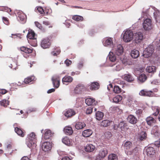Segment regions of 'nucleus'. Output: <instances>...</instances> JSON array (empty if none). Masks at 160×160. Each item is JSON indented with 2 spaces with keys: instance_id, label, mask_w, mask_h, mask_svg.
Listing matches in <instances>:
<instances>
[{
  "instance_id": "f257e3e1",
  "label": "nucleus",
  "mask_w": 160,
  "mask_h": 160,
  "mask_svg": "<svg viewBox=\"0 0 160 160\" xmlns=\"http://www.w3.org/2000/svg\"><path fill=\"white\" fill-rule=\"evenodd\" d=\"M36 137L35 133L32 132L28 135L26 138V144L29 148L34 149L36 146Z\"/></svg>"
},
{
  "instance_id": "f03ea898",
  "label": "nucleus",
  "mask_w": 160,
  "mask_h": 160,
  "mask_svg": "<svg viewBox=\"0 0 160 160\" xmlns=\"http://www.w3.org/2000/svg\"><path fill=\"white\" fill-rule=\"evenodd\" d=\"M133 33L130 30H127L123 32V40L126 42H128L131 41L133 39Z\"/></svg>"
},
{
  "instance_id": "7ed1b4c3",
  "label": "nucleus",
  "mask_w": 160,
  "mask_h": 160,
  "mask_svg": "<svg viewBox=\"0 0 160 160\" xmlns=\"http://www.w3.org/2000/svg\"><path fill=\"white\" fill-rule=\"evenodd\" d=\"M154 50V46L153 45H149L145 49L142 56L145 58H148L152 55Z\"/></svg>"
},
{
  "instance_id": "20e7f679",
  "label": "nucleus",
  "mask_w": 160,
  "mask_h": 160,
  "mask_svg": "<svg viewBox=\"0 0 160 160\" xmlns=\"http://www.w3.org/2000/svg\"><path fill=\"white\" fill-rule=\"evenodd\" d=\"M123 48L121 45H118L116 47L114 46L112 48L113 52L118 56V58L122 56L123 52Z\"/></svg>"
},
{
  "instance_id": "39448f33",
  "label": "nucleus",
  "mask_w": 160,
  "mask_h": 160,
  "mask_svg": "<svg viewBox=\"0 0 160 160\" xmlns=\"http://www.w3.org/2000/svg\"><path fill=\"white\" fill-rule=\"evenodd\" d=\"M143 27L145 30H149L152 28V20L149 18H146L143 21Z\"/></svg>"
},
{
  "instance_id": "423d86ee",
  "label": "nucleus",
  "mask_w": 160,
  "mask_h": 160,
  "mask_svg": "<svg viewBox=\"0 0 160 160\" xmlns=\"http://www.w3.org/2000/svg\"><path fill=\"white\" fill-rule=\"evenodd\" d=\"M133 39L136 43L141 42L143 39V35L142 32H138L133 34Z\"/></svg>"
},
{
  "instance_id": "0eeeda50",
  "label": "nucleus",
  "mask_w": 160,
  "mask_h": 160,
  "mask_svg": "<svg viewBox=\"0 0 160 160\" xmlns=\"http://www.w3.org/2000/svg\"><path fill=\"white\" fill-rule=\"evenodd\" d=\"M144 152L145 154H146L147 156L152 157L155 155V151L153 147H149L145 148Z\"/></svg>"
},
{
  "instance_id": "6e6552de",
  "label": "nucleus",
  "mask_w": 160,
  "mask_h": 160,
  "mask_svg": "<svg viewBox=\"0 0 160 160\" xmlns=\"http://www.w3.org/2000/svg\"><path fill=\"white\" fill-rule=\"evenodd\" d=\"M52 147V143L49 142H43L42 146V149L45 152H48L50 150Z\"/></svg>"
},
{
  "instance_id": "1a4fd4ad",
  "label": "nucleus",
  "mask_w": 160,
  "mask_h": 160,
  "mask_svg": "<svg viewBox=\"0 0 160 160\" xmlns=\"http://www.w3.org/2000/svg\"><path fill=\"white\" fill-rule=\"evenodd\" d=\"M52 80L53 86L56 88H58L59 86L60 81L59 76H53L52 78Z\"/></svg>"
},
{
  "instance_id": "9d476101",
  "label": "nucleus",
  "mask_w": 160,
  "mask_h": 160,
  "mask_svg": "<svg viewBox=\"0 0 160 160\" xmlns=\"http://www.w3.org/2000/svg\"><path fill=\"white\" fill-rule=\"evenodd\" d=\"M110 66L112 68L113 71H119L123 68L122 64L119 62H117L116 63L113 64H110Z\"/></svg>"
},
{
  "instance_id": "9b49d317",
  "label": "nucleus",
  "mask_w": 160,
  "mask_h": 160,
  "mask_svg": "<svg viewBox=\"0 0 160 160\" xmlns=\"http://www.w3.org/2000/svg\"><path fill=\"white\" fill-rule=\"evenodd\" d=\"M85 89L84 85L82 84H78L74 89V92L76 94H80Z\"/></svg>"
},
{
  "instance_id": "f8f14e48",
  "label": "nucleus",
  "mask_w": 160,
  "mask_h": 160,
  "mask_svg": "<svg viewBox=\"0 0 160 160\" xmlns=\"http://www.w3.org/2000/svg\"><path fill=\"white\" fill-rule=\"evenodd\" d=\"M125 124L123 122H121L118 124H115L114 128L115 130H118L120 132L124 130Z\"/></svg>"
},
{
  "instance_id": "ddd939ff",
  "label": "nucleus",
  "mask_w": 160,
  "mask_h": 160,
  "mask_svg": "<svg viewBox=\"0 0 160 160\" xmlns=\"http://www.w3.org/2000/svg\"><path fill=\"white\" fill-rule=\"evenodd\" d=\"M50 45L49 39L48 38L43 39L41 42V45L43 48H48Z\"/></svg>"
},
{
  "instance_id": "4468645a",
  "label": "nucleus",
  "mask_w": 160,
  "mask_h": 160,
  "mask_svg": "<svg viewBox=\"0 0 160 160\" xmlns=\"http://www.w3.org/2000/svg\"><path fill=\"white\" fill-rule=\"evenodd\" d=\"M85 103L88 106H92L96 105L97 102L95 101L94 99L91 98H88L86 99Z\"/></svg>"
},
{
  "instance_id": "2eb2a0df",
  "label": "nucleus",
  "mask_w": 160,
  "mask_h": 160,
  "mask_svg": "<svg viewBox=\"0 0 160 160\" xmlns=\"http://www.w3.org/2000/svg\"><path fill=\"white\" fill-rule=\"evenodd\" d=\"M103 45L105 46H110L112 45L113 42L112 39L110 38H105L102 41Z\"/></svg>"
},
{
  "instance_id": "dca6fc26",
  "label": "nucleus",
  "mask_w": 160,
  "mask_h": 160,
  "mask_svg": "<svg viewBox=\"0 0 160 160\" xmlns=\"http://www.w3.org/2000/svg\"><path fill=\"white\" fill-rule=\"evenodd\" d=\"M118 58L120 59L122 63L124 65H130L132 64V62L129 60L126 57L122 56Z\"/></svg>"
},
{
  "instance_id": "f3484780",
  "label": "nucleus",
  "mask_w": 160,
  "mask_h": 160,
  "mask_svg": "<svg viewBox=\"0 0 160 160\" xmlns=\"http://www.w3.org/2000/svg\"><path fill=\"white\" fill-rule=\"evenodd\" d=\"M153 16L157 22H160V12L157 9L155 8L154 9Z\"/></svg>"
},
{
  "instance_id": "a211bd4d",
  "label": "nucleus",
  "mask_w": 160,
  "mask_h": 160,
  "mask_svg": "<svg viewBox=\"0 0 160 160\" xmlns=\"http://www.w3.org/2000/svg\"><path fill=\"white\" fill-rule=\"evenodd\" d=\"M73 78L71 76H66L62 79V82L63 84L67 85L68 83H71L73 81Z\"/></svg>"
},
{
  "instance_id": "6ab92c4d",
  "label": "nucleus",
  "mask_w": 160,
  "mask_h": 160,
  "mask_svg": "<svg viewBox=\"0 0 160 160\" xmlns=\"http://www.w3.org/2000/svg\"><path fill=\"white\" fill-rule=\"evenodd\" d=\"M113 52H110L108 55V58L109 60L112 62L116 61L118 59L117 55Z\"/></svg>"
},
{
  "instance_id": "aec40b11",
  "label": "nucleus",
  "mask_w": 160,
  "mask_h": 160,
  "mask_svg": "<svg viewBox=\"0 0 160 160\" xmlns=\"http://www.w3.org/2000/svg\"><path fill=\"white\" fill-rule=\"evenodd\" d=\"M147 136V134L145 132L142 131L138 134V139L140 141H143L146 138Z\"/></svg>"
},
{
  "instance_id": "412c9836",
  "label": "nucleus",
  "mask_w": 160,
  "mask_h": 160,
  "mask_svg": "<svg viewBox=\"0 0 160 160\" xmlns=\"http://www.w3.org/2000/svg\"><path fill=\"white\" fill-rule=\"evenodd\" d=\"M76 114L75 111L72 109H68L64 113V115L66 117L69 118L74 115Z\"/></svg>"
},
{
  "instance_id": "4be33fe9",
  "label": "nucleus",
  "mask_w": 160,
  "mask_h": 160,
  "mask_svg": "<svg viewBox=\"0 0 160 160\" xmlns=\"http://www.w3.org/2000/svg\"><path fill=\"white\" fill-rule=\"evenodd\" d=\"M160 132L159 127L157 126H154L151 132V133L155 136H158Z\"/></svg>"
},
{
  "instance_id": "5701e85b",
  "label": "nucleus",
  "mask_w": 160,
  "mask_h": 160,
  "mask_svg": "<svg viewBox=\"0 0 160 160\" xmlns=\"http://www.w3.org/2000/svg\"><path fill=\"white\" fill-rule=\"evenodd\" d=\"M27 37L28 41V39H34V38H36L35 33L34 31L32 30H28V32Z\"/></svg>"
},
{
  "instance_id": "b1692460",
  "label": "nucleus",
  "mask_w": 160,
  "mask_h": 160,
  "mask_svg": "<svg viewBox=\"0 0 160 160\" xmlns=\"http://www.w3.org/2000/svg\"><path fill=\"white\" fill-rule=\"evenodd\" d=\"M18 15L20 20L22 22V23H24L26 21V16L21 12H18Z\"/></svg>"
},
{
  "instance_id": "393cba45",
  "label": "nucleus",
  "mask_w": 160,
  "mask_h": 160,
  "mask_svg": "<svg viewBox=\"0 0 160 160\" xmlns=\"http://www.w3.org/2000/svg\"><path fill=\"white\" fill-rule=\"evenodd\" d=\"M62 142L68 146H70L72 144V140L70 139L68 137H65L62 139Z\"/></svg>"
},
{
  "instance_id": "a878e982",
  "label": "nucleus",
  "mask_w": 160,
  "mask_h": 160,
  "mask_svg": "<svg viewBox=\"0 0 160 160\" xmlns=\"http://www.w3.org/2000/svg\"><path fill=\"white\" fill-rule=\"evenodd\" d=\"M128 121L131 123L134 124L136 123L137 119L133 115H130L127 118Z\"/></svg>"
},
{
  "instance_id": "bb28decb",
  "label": "nucleus",
  "mask_w": 160,
  "mask_h": 160,
  "mask_svg": "<svg viewBox=\"0 0 160 160\" xmlns=\"http://www.w3.org/2000/svg\"><path fill=\"white\" fill-rule=\"evenodd\" d=\"M52 134L50 130L46 129L45 130L44 134H43V137L45 139H49L52 136Z\"/></svg>"
},
{
  "instance_id": "cd10ccee",
  "label": "nucleus",
  "mask_w": 160,
  "mask_h": 160,
  "mask_svg": "<svg viewBox=\"0 0 160 160\" xmlns=\"http://www.w3.org/2000/svg\"><path fill=\"white\" fill-rule=\"evenodd\" d=\"M63 131L66 134L68 135H71L73 132L72 127L69 126L65 127L64 128Z\"/></svg>"
},
{
  "instance_id": "c85d7f7f",
  "label": "nucleus",
  "mask_w": 160,
  "mask_h": 160,
  "mask_svg": "<svg viewBox=\"0 0 160 160\" xmlns=\"http://www.w3.org/2000/svg\"><path fill=\"white\" fill-rule=\"evenodd\" d=\"M147 76L145 74H141L138 78V82L139 83H143L147 80Z\"/></svg>"
},
{
  "instance_id": "c756f323",
  "label": "nucleus",
  "mask_w": 160,
  "mask_h": 160,
  "mask_svg": "<svg viewBox=\"0 0 160 160\" xmlns=\"http://www.w3.org/2000/svg\"><path fill=\"white\" fill-rule=\"evenodd\" d=\"M95 147L92 144H88L85 148V150L88 152H92L95 149Z\"/></svg>"
},
{
  "instance_id": "7c9ffc66",
  "label": "nucleus",
  "mask_w": 160,
  "mask_h": 160,
  "mask_svg": "<svg viewBox=\"0 0 160 160\" xmlns=\"http://www.w3.org/2000/svg\"><path fill=\"white\" fill-rule=\"evenodd\" d=\"M146 121L148 125H152L156 122L155 120L151 117H148L146 119Z\"/></svg>"
},
{
  "instance_id": "2f4dec72",
  "label": "nucleus",
  "mask_w": 160,
  "mask_h": 160,
  "mask_svg": "<svg viewBox=\"0 0 160 160\" xmlns=\"http://www.w3.org/2000/svg\"><path fill=\"white\" fill-rule=\"evenodd\" d=\"M99 88V84L97 82H92L90 85V89L92 90H97Z\"/></svg>"
},
{
  "instance_id": "473e14b6",
  "label": "nucleus",
  "mask_w": 160,
  "mask_h": 160,
  "mask_svg": "<svg viewBox=\"0 0 160 160\" xmlns=\"http://www.w3.org/2000/svg\"><path fill=\"white\" fill-rule=\"evenodd\" d=\"M108 154V151L106 148L101 149L98 155L100 156L101 158H103L106 156Z\"/></svg>"
},
{
  "instance_id": "72a5a7b5",
  "label": "nucleus",
  "mask_w": 160,
  "mask_h": 160,
  "mask_svg": "<svg viewBox=\"0 0 160 160\" xmlns=\"http://www.w3.org/2000/svg\"><path fill=\"white\" fill-rule=\"evenodd\" d=\"M86 126V124L84 122H79L76 123L75 126V128L78 130L83 128Z\"/></svg>"
},
{
  "instance_id": "f704fd0d",
  "label": "nucleus",
  "mask_w": 160,
  "mask_h": 160,
  "mask_svg": "<svg viewBox=\"0 0 160 160\" xmlns=\"http://www.w3.org/2000/svg\"><path fill=\"white\" fill-rule=\"evenodd\" d=\"M131 55L133 58H136L139 56V52L138 50L134 49L131 51Z\"/></svg>"
},
{
  "instance_id": "c9c22d12",
  "label": "nucleus",
  "mask_w": 160,
  "mask_h": 160,
  "mask_svg": "<svg viewBox=\"0 0 160 160\" xmlns=\"http://www.w3.org/2000/svg\"><path fill=\"white\" fill-rule=\"evenodd\" d=\"M35 79V77L34 76L29 77L25 79L24 82L26 84H31Z\"/></svg>"
},
{
  "instance_id": "e433bc0d",
  "label": "nucleus",
  "mask_w": 160,
  "mask_h": 160,
  "mask_svg": "<svg viewBox=\"0 0 160 160\" xmlns=\"http://www.w3.org/2000/svg\"><path fill=\"white\" fill-rule=\"evenodd\" d=\"M92 133V131L90 129H87L84 130L82 133L83 136L85 137H88L91 136Z\"/></svg>"
},
{
  "instance_id": "4c0bfd02",
  "label": "nucleus",
  "mask_w": 160,
  "mask_h": 160,
  "mask_svg": "<svg viewBox=\"0 0 160 160\" xmlns=\"http://www.w3.org/2000/svg\"><path fill=\"white\" fill-rule=\"evenodd\" d=\"M15 131L19 136L21 137H23L24 136V132L19 128L17 127L15 128Z\"/></svg>"
},
{
  "instance_id": "58836bf2",
  "label": "nucleus",
  "mask_w": 160,
  "mask_h": 160,
  "mask_svg": "<svg viewBox=\"0 0 160 160\" xmlns=\"http://www.w3.org/2000/svg\"><path fill=\"white\" fill-rule=\"evenodd\" d=\"M124 78L128 82H131L132 81L134 78L132 76L129 74H126L124 75Z\"/></svg>"
},
{
  "instance_id": "ea45409f",
  "label": "nucleus",
  "mask_w": 160,
  "mask_h": 160,
  "mask_svg": "<svg viewBox=\"0 0 160 160\" xmlns=\"http://www.w3.org/2000/svg\"><path fill=\"white\" fill-rule=\"evenodd\" d=\"M104 116V114L103 112L100 111H98L96 113V119L98 120H101Z\"/></svg>"
},
{
  "instance_id": "a19ab883",
  "label": "nucleus",
  "mask_w": 160,
  "mask_h": 160,
  "mask_svg": "<svg viewBox=\"0 0 160 160\" xmlns=\"http://www.w3.org/2000/svg\"><path fill=\"white\" fill-rule=\"evenodd\" d=\"M28 43L33 47H36L37 45V38L32 39H28Z\"/></svg>"
},
{
  "instance_id": "79ce46f5",
  "label": "nucleus",
  "mask_w": 160,
  "mask_h": 160,
  "mask_svg": "<svg viewBox=\"0 0 160 160\" xmlns=\"http://www.w3.org/2000/svg\"><path fill=\"white\" fill-rule=\"evenodd\" d=\"M21 50L26 53H31L32 52V49L27 48L25 47H21Z\"/></svg>"
},
{
  "instance_id": "37998d69",
  "label": "nucleus",
  "mask_w": 160,
  "mask_h": 160,
  "mask_svg": "<svg viewBox=\"0 0 160 160\" xmlns=\"http://www.w3.org/2000/svg\"><path fill=\"white\" fill-rule=\"evenodd\" d=\"M155 70L156 67L153 66H148L146 68V71L149 73L153 72Z\"/></svg>"
},
{
  "instance_id": "c03bdc74",
  "label": "nucleus",
  "mask_w": 160,
  "mask_h": 160,
  "mask_svg": "<svg viewBox=\"0 0 160 160\" xmlns=\"http://www.w3.org/2000/svg\"><path fill=\"white\" fill-rule=\"evenodd\" d=\"M122 99V97L119 95H118L113 98V102L117 103L120 101Z\"/></svg>"
},
{
  "instance_id": "a18cd8bd",
  "label": "nucleus",
  "mask_w": 160,
  "mask_h": 160,
  "mask_svg": "<svg viewBox=\"0 0 160 160\" xmlns=\"http://www.w3.org/2000/svg\"><path fill=\"white\" fill-rule=\"evenodd\" d=\"M110 122L108 120H105L102 121L100 123L101 126L106 127L110 124Z\"/></svg>"
},
{
  "instance_id": "49530a36",
  "label": "nucleus",
  "mask_w": 160,
  "mask_h": 160,
  "mask_svg": "<svg viewBox=\"0 0 160 160\" xmlns=\"http://www.w3.org/2000/svg\"><path fill=\"white\" fill-rule=\"evenodd\" d=\"M108 160H118V157L115 154H110L108 156Z\"/></svg>"
},
{
  "instance_id": "de8ad7c7",
  "label": "nucleus",
  "mask_w": 160,
  "mask_h": 160,
  "mask_svg": "<svg viewBox=\"0 0 160 160\" xmlns=\"http://www.w3.org/2000/svg\"><path fill=\"white\" fill-rule=\"evenodd\" d=\"M72 18L73 20H74L76 21H82L83 18L82 16L76 15L72 17Z\"/></svg>"
},
{
  "instance_id": "09e8293b",
  "label": "nucleus",
  "mask_w": 160,
  "mask_h": 160,
  "mask_svg": "<svg viewBox=\"0 0 160 160\" xmlns=\"http://www.w3.org/2000/svg\"><path fill=\"white\" fill-rule=\"evenodd\" d=\"M132 146V143L129 141H126L124 144V147L125 149H129Z\"/></svg>"
},
{
  "instance_id": "8fccbe9b",
  "label": "nucleus",
  "mask_w": 160,
  "mask_h": 160,
  "mask_svg": "<svg viewBox=\"0 0 160 160\" xmlns=\"http://www.w3.org/2000/svg\"><path fill=\"white\" fill-rule=\"evenodd\" d=\"M0 103L1 106L6 107L9 105V102L6 100L4 99L0 102Z\"/></svg>"
},
{
  "instance_id": "3c124183",
  "label": "nucleus",
  "mask_w": 160,
  "mask_h": 160,
  "mask_svg": "<svg viewBox=\"0 0 160 160\" xmlns=\"http://www.w3.org/2000/svg\"><path fill=\"white\" fill-rule=\"evenodd\" d=\"M113 92L115 93H119L121 91V88L118 86H114L113 89Z\"/></svg>"
},
{
  "instance_id": "603ef678",
  "label": "nucleus",
  "mask_w": 160,
  "mask_h": 160,
  "mask_svg": "<svg viewBox=\"0 0 160 160\" xmlns=\"http://www.w3.org/2000/svg\"><path fill=\"white\" fill-rule=\"evenodd\" d=\"M105 138L108 139H109L112 136V134L110 132H107L104 134Z\"/></svg>"
},
{
  "instance_id": "864d4df0",
  "label": "nucleus",
  "mask_w": 160,
  "mask_h": 160,
  "mask_svg": "<svg viewBox=\"0 0 160 160\" xmlns=\"http://www.w3.org/2000/svg\"><path fill=\"white\" fill-rule=\"evenodd\" d=\"M93 109V107L91 106L88 108L86 110V112L87 114H91L92 111V109Z\"/></svg>"
},
{
  "instance_id": "5fc2aeb1",
  "label": "nucleus",
  "mask_w": 160,
  "mask_h": 160,
  "mask_svg": "<svg viewBox=\"0 0 160 160\" xmlns=\"http://www.w3.org/2000/svg\"><path fill=\"white\" fill-rule=\"evenodd\" d=\"M37 111V108H35L30 107L28 108L27 111V113H30L33 112H35Z\"/></svg>"
},
{
  "instance_id": "6e6d98bb",
  "label": "nucleus",
  "mask_w": 160,
  "mask_h": 160,
  "mask_svg": "<svg viewBox=\"0 0 160 160\" xmlns=\"http://www.w3.org/2000/svg\"><path fill=\"white\" fill-rule=\"evenodd\" d=\"M153 94V92L151 91H147L145 90V96H148L149 97L152 96Z\"/></svg>"
},
{
  "instance_id": "4d7b16f0",
  "label": "nucleus",
  "mask_w": 160,
  "mask_h": 160,
  "mask_svg": "<svg viewBox=\"0 0 160 160\" xmlns=\"http://www.w3.org/2000/svg\"><path fill=\"white\" fill-rule=\"evenodd\" d=\"M60 50L59 49H58L57 51H54L51 52V54L53 56H56L60 52Z\"/></svg>"
},
{
  "instance_id": "13d9d810",
  "label": "nucleus",
  "mask_w": 160,
  "mask_h": 160,
  "mask_svg": "<svg viewBox=\"0 0 160 160\" xmlns=\"http://www.w3.org/2000/svg\"><path fill=\"white\" fill-rule=\"evenodd\" d=\"M118 109V108L117 107H111L110 108V110L111 111L112 113H114Z\"/></svg>"
},
{
  "instance_id": "bf43d9fd",
  "label": "nucleus",
  "mask_w": 160,
  "mask_h": 160,
  "mask_svg": "<svg viewBox=\"0 0 160 160\" xmlns=\"http://www.w3.org/2000/svg\"><path fill=\"white\" fill-rule=\"evenodd\" d=\"M151 84L153 85H158L160 83V81L157 79L154 80L151 82Z\"/></svg>"
},
{
  "instance_id": "052dcab7",
  "label": "nucleus",
  "mask_w": 160,
  "mask_h": 160,
  "mask_svg": "<svg viewBox=\"0 0 160 160\" xmlns=\"http://www.w3.org/2000/svg\"><path fill=\"white\" fill-rule=\"evenodd\" d=\"M37 10L38 11V12L40 13L41 14H43L45 13L43 9L41 7H38L37 8Z\"/></svg>"
},
{
  "instance_id": "680f3d73",
  "label": "nucleus",
  "mask_w": 160,
  "mask_h": 160,
  "mask_svg": "<svg viewBox=\"0 0 160 160\" xmlns=\"http://www.w3.org/2000/svg\"><path fill=\"white\" fill-rule=\"evenodd\" d=\"M139 94L141 96H145V90H141L139 92Z\"/></svg>"
},
{
  "instance_id": "e2e57ef3",
  "label": "nucleus",
  "mask_w": 160,
  "mask_h": 160,
  "mask_svg": "<svg viewBox=\"0 0 160 160\" xmlns=\"http://www.w3.org/2000/svg\"><path fill=\"white\" fill-rule=\"evenodd\" d=\"M2 20L4 23L7 25H8L9 24V22H8V18H6L3 17L2 18Z\"/></svg>"
},
{
  "instance_id": "0e129e2a",
  "label": "nucleus",
  "mask_w": 160,
  "mask_h": 160,
  "mask_svg": "<svg viewBox=\"0 0 160 160\" xmlns=\"http://www.w3.org/2000/svg\"><path fill=\"white\" fill-rule=\"evenodd\" d=\"M64 62L66 64V66H68L71 64L72 62L71 61L67 59Z\"/></svg>"
},
{
  "instance_id": "69168bd1",
  "label": "nucleus",
  "mask_w": 160,
  "mask_h": 160,
  "mask_svg": "<svg viewBox=\"0 0 160 160\" xmlns=\"http://www.w3.org/2000/svg\"><path fill=\"white\" fill-rule=\"evenodd\" d=\"M3 10L5 11L9 12L11 11V10L10 8H9L8 7H3Z\"/></svg>"
},
{
  "instance_id": "338daca9",
  "label": "nucleus",
  "mask_w": 160,
  "mask_h": 160,
  "mask_svg": "<svg viewBox=\"0 0 160 160\" xmlns=\"http://www.w3.org/2000/svg\"><path fill=\"white\" fill-rule=\"evenodd\" d=\"M35 24L36 26L38 28L40 29H41L42 27L40 24L38 22H35Z\"/></svg>"
},
{
  "instance_id": "774afa93",
  "label": "nucleus",
  "mask_w": 160,
  "mask_h": 160,
  "mask_svg": "<svg viewBox=\"0 0 160 160\" xmlns=\"http://www.w3.org/2000/svg\"><path fill=\"white\" fill-rule=\"evenodd\" d=\"M7 92L6 90L4 89H0V96L1 94H4Z\"/></svg>"
}]
</instances>
